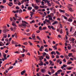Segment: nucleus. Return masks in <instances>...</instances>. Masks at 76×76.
Wrapping results in <instances>:
<instances>
[{
    "mask_svg": "<svg viewBox=\"0 0 76 76\" xmlns=\"http://www.w3.org/2000/svg\"><path fill=\"white\" fill-rule=\"evenodd\" d=\"M73 54L72 53H69V54L68 56L69 57H72V55Z\"/></svg>",
    "mask_w": 76,
    "mask_h": 76,
    "instance_id": "c85d7f7f",
    "label": "nucleus"
},
{
    "mask_svg": "<svg viewBox=\"0 0 76 76\" xmlns=\"http://www.w3.org/2000/svg\"><path fill=\"white\" fill-rule=\"evenodd\" d=\"M40 63L38 64L39 65V66H43V62L42 61H40Z\"/></svg>",
    "mask_w": 76,
    "mask_h": 76,
    "instance_id": "1a4fd4ad",
    "label": "nucleus"
},
{
    "mask_svg": "<svg viewBox=\"0 0 76 76\" xmlns=\"http://www.w3.org/2000/svg\"><path fill=\"white\" fill-rule=\"evenodd\" d=\"M53 50V49L50 48H49V51H52Z\"/></svg>",
    "mask_w": 76,
    "mask_h": 76,
    "instance_id": "774afa93",
    "label": "nucleus"
},
{
    "mask_svg": "<svg viewBox=\"0 0 76 76\" xmlns=\"http://www.w3.org/2000/svg\"><path fill=\"white\" fill-rule=\"evenodd\" d=\"M22 10H20L19 11V13H22Z\"/></svg>",
    "mask_w": 76,
    "mask_h": 76,
    "instance_id": "864d4df0",
    "label": "nucleus"
},
{
    "mask_svg": "<svg viewBox=\"0 0 76 76\" xmlns=\"http://www.w3.org/2000/svg\"><path fill=\"white\" fill-rule=\"evenodd\" d=\"M60 33L61 34H62L63 32V30L62 29H61L60 31Z\"/></svg>",
    "mask_w": 76,
    "mask_h": 76,
    "instance_id": "72a5a7b5",
    "label": "nucleus"
},
{
    "mask_svg": "<svg viewBox=\"0 0 76 76\" xmlns=\"http://www.w3.org/2000/svg\"><path fill=\"white\" fill-rule=\"evenodd\" d=\"M71 15V17H72V19H74V20L76 19V18H75L74 17H73V16L72 15Z\"/></svg>",
    "mask_w": 76,
    "mask_h": 76,
    "instance_id": "79ce46f5",
    "label": "nucleus"
},
{
    "mask_svg": "<svg viewBox=\"0 0 76 76\" xmlns=\"http://www.w3.org/2000/svg\"><path fill=\"white\" fill-rule=\"evenodd\" d=\"M59 61H60V59H58L57 61V62L58 63H59Z\"/></svg>",
    "mask_w": 76,
    "mask_h": 76,
    "instance_id": "680f3d73",
    "label": "nucleus"
},
{
    "mask_svg": "<svg viewBox=\"0 0 76 76\" xmlns=\"http://www.w3.org/2000/svg\"><path fill=\"white\" fill-rule=\"evenodd\" d=\"M16 9L17 10H18V9H20V8H19V7H16Z\"/></svg>",
    "mask_w": 76,
    "mask_h": 76,
    "instance_id": "0e129e2a",
    "label": "nucleus"
},
{
    "mask_svg": "<svg viewBox=\"0 0 76 76\" xmlns=\"http://www.w3.org/2000/svg\"><path fill=\"white\" fill-rule=\"evenodd\" d=\"M40 7H41V8H43V9H44V6H40Z\"/></svg>",
    "mask_w": 76,
    "mask_h": 76,
    "instance_id": "338daca9",
    "label": "nucleus"
},
{
    "mask_svg": "<svg viewBox=\"0 0 76 76\" xmlns=\"http://www.w3.org/2000/svg\"><path fill=\"white\" fill-rule=\"evenodd\" d=\"M19 18V19H17V20H19V21H20V20H22V18Z\"/></svg>",
    "mask_w": 76,
    "mask_h": 76,
    "instance_id": "58836bf2",
    "label": "nucleus"
},
{
    "mask_svg": "<svg viewBox=\"0 0 76 76\" xmlns=\"http://www.w3.org/2000/svg\"><path fill=\"white\" fill-rule=\"evenodd\" d=\"M39 59L41 61L43 59H44V57H43V56H40L39 58Z\"/></svg>",
    "mask_w": 76,
    "mask_h": 76,
    "instance_id": "9d476101",
    "label": "nucleus"
},
{
    "mask_svg": "<svg viewBox=\"0 0 76 76\" xmlns=\"http://www.w3.org/2000/svg\"><path fill=\"white\" fill-rule=\"evenodd\" d=\"M59 12L61 13H64V12H65V11H64V10H62L61 9H60Z\"/></svg>",
    "mask_w": 76,
    "mask_h": 76,
    "instance_id": "f8f14e48",
    "label": "nucleus"
},
{
    "mask_svg": "<svg viewBox=\"0 0 76 76\" xmlns=\"http://www.w3.org/2000/svg\"><path fill=\"white\" fill-rule=\"evenodd\" d=\"M51 28L52 29H53V30H56V29L54 28V27L53 26H51Z\"/></svg>",
    "mask_w": 76,
    "mask_h": 76,
    "instance_id": "3c124183",
    "label": "nucleus"
},
{
    "mask_svg": "<svg viewBox=\"0 0 76 76\" xmlns=\"http://www.w3.org/2000/svg\"><path fill=\"white\" fill-rule=\"evenodd\" d=\"M4 37L5 38H6V37H7V35L6 34H4Z\"/></svg>",
    "mask_w": 76,
    "mask_h": 76,
    "instance_id": "c756f323",
    "label": "nucleus"
},
{
    "mask_svg": "<svg viewBox=\"0 0 76 76\" xmlns=\"http://www.w3.org/2000/svg\"><path fill=\"white\" fill-rule=\"evenodd\" d=\"M25 34L26 35H27V36H29V35H31V34H30V33H28V34Z\"/></svg>",
    "mask_w": 76,
    "mask_h": 76,
    "instance_id": "37998d69",
    "label": "nucleus"
},
{
    "mask_svg": "<svg viewBox=\"0 0 76 76\" xmlns=\"http://www.w3.org/2000/svg\"><path fill=\"white\" fill-rule=\"evenodd\" d=\"M51 73L52 74H53V73H54V72H55V71H54V70L53 69H52L51 70Z\"/></svg>",
    "mask_w": 76,
    "mask_h": 76,
    "instance_id": "a211bd4d",
    "label": "nucleus"
},
{
    "mask_svg": "<svg viewBox=\"0 0 76 76\" xmlns=\"http://www.w3.org/2000/svg\"><path fill=\"white\" fill-rule=\"evenodd\" d=\"M48 6L49 7H51V4L50 3V2H49V3H48Z\"/></svg>",
    "mask_w": 76,
    "mask_h": 76,
    "instance_id": "393cba45",
    "label": "nucleus"
},
{
    "mask_svg": "<svg viewBox=\"0 0 76 76\" xmlns=\"http://www.w3.org/2000/svg\"><path fill=\"white\" fill-rule=\"evenodd\" d=\"M62 17H63V18H64V19L66 20H67V17L66 16H64L63 15H62Z\"/></svg>",
    "mask_w": 76,
    "mask_h": 76,
    "instance_id": "6ab92c4d",
    "label": "nucleus"
},
{
    "mask_svg": "<svg viewBox=\"0 0 76 76\" xmlns=\"http://www.w3.org/2000/svg\"><path fill=\"white\" fill-rule=\"evenodd\" d=\"M56 53L57 54H58V55H60V53H59V52H58V51H56Z\"/></svg>",
    "mask_w": 76,
    "mask_h": 76,
    "instance_id": "c03bdc74",
    "label": "nucleus"
},
{
    "mask_svg": "<svg viewBox=\"0 0 76 76\" xmlns=\"http://www.w3.org/2000/svg\"><path fill=\"white\" fill-rule=\"evenodd\" d=\"M42 6H44V2L43 1L41 2Z\"/></svg>",
    "mask_w": 76,
    "mask_h": 76,
    "instance_id": "c9c22d12",
    "label": "nucleus"
},
{
    "mask_svg": "<svg viewBox=\"0 0 76 76\" xmlns=\"http://www.w3.org/2000/svg\"><path fill=\"white\" fill-rule=\"evenodd\" d=\"M35 21L34 20H33L32 21L30 22V23H31V24H32V23H35Z\"/></svg>",
    "mask_w": 76,
    "mask_h": 76,
    "instance_id": "4be33fe9",
    "label": "nucleus"
},
{
    "mask_svg": "<svg viewBox=\"0 0 76 76\" xmlns=\"http://www.w3.org/2000/svg\"><path fill=\"white\" fill-rule=\"evenodd\" d=\"M32 9V7H28V10H31V9Z\"/></svg>",
    "mask_w": 76,
    "mask_h": 76,
    "instance_id": "f704fd0d",
    "label": "nucleus"
},
{
    "mask_svg": "<svg viewBox=\"0 0 76 76\" xmlns=\"http://www.w3.org/2000/svg\"><path fill=\"white\" fill-rule=\"evenodd\" d=\"M68 50H71V49H72L71 46H70V47L68 46Z\"/></svg>",
    "mask_w": 76,
    "mask_h": 76,
    "instance_id": "cd10ccee",
    "label": "nucleus"
},
{
    "mask_svg": "<svg viewBox=\"0 0 76 76\" xmlns=\"http://www.w3.org/2000/svg\"><path fill=\"white\" fill-rule=\"evenodd\" d=\"M3 4H4V3H5L6 2V0H3Z\"/></svg>",
    "mask_w": 76,
    "mask_h": 76,
    "instance_id": "a18cd8bd",
    "label": "nucleus"
},
{
    "mask_svg": "<svg viewBox=\"0 0 76 76\" xmlns=\"http://www.w3.org/2000/svg\"><path fill=\"white\" fill-rule=\"evenodd\" d=\"M43 43H44V44H47V43H46V42L45 41V40L43 39Z\"/></svg>",
    "mask_w": 76,
    "mask_h": 76,
    "instance_id": "052dcab7",
    "label": "nucleus"
},
{
    "mask_svg": "<svg viewBox=\"0 0 76 76\" xmlns=\"http://www.w3.org/2000/svg\"><path fill=\"white\" fill-rule=\"evenodd\" d=\"M12 44H17V43L16 42L14 41L13 40H12Z\"/></svg>",
    "mask_w": 76,
    "mask_h": 76,
    "instance_id": "dca6fc26",
    "label": "nucleus"
},
{
    "mask_svg": "<svg viewBox=\"0 0 76 76\" xmlns=\"http://www.w3.org/2000/svg\"><path fill=\"white\" fill-rule=\"evenodd\" d=\"M23 44H24V45H28V43L26 42H25V43H23Z\"/></svg>",
    "mask_w": 76,
    "mask_h": 76,
    "instance_id": "13d9d810",
    "label": "nucleus"
},
{
    "mask_svg": "<svg viewBox=\"0 0 76 76\" xmlns=\"http://www.w3.org/2000/svg\"><path fill=\"white\" fill-rule=\"evenodd\" d=\"M68 8L70 12H74V10H73L72 8L69 7V6H68Z\"/></svg>",
    "mask_w": 76,
    "mask_h": 76,
    "instance_id": "7ed1b4c3",
    "label": "nucleus"
},
{
    "mask_svg": "<svg viewBox=\"0 0 76 76\" xmlns=\"http://www.w3.org/2000/svg\"><path fill=\"white\" fill-rule=\"evenodd\" d=\"M8 6H9L10 7H12V5H13V3L12 2H10L9 3L7 4Z\"/></svg>",
    "mask_w": 76,
    "mask_h": 76,
    "instance_id": "39448f33",
    "label": "nucleus"
},
{
    "mask_svg": "<svg viewBox=\"0 0 76 76\" xmlns=\"http://www.w3.org/2000/svg\"><path fill=\"white\" fill-rule=\"evenodd\" d=\"M54 8V7H53L52 8L50 7V10L51 11H52L53 10V8Z\"/></svg>",
    "mask_w": 76,
    "mask_h": 76,
    "instance_id": "603ef678",
    "label": "nucleus"
},
{
    "mask_svg": "<svg viewBox=\"0 0 76 76\" xmlns=\"http://www.w3.org/2000/svg\"><path fill=\"white\" fill-rule=\"evenodd\" d=\"M25 72H26V71L25 70H24L23 71L21 72V75H23V74H24V73H25Z\"/></svg>",
    "mask_w": 76,
    "mask_h": 76,
    "instance_id": "6e6552de",
    "label": "nucleus"
},
{
    "mask_svg": "<svg viewBox=\"0 0 76 76\" xmlns=\"http://www.w3.org/2000/svg\"><path fill=\"white\" fill-rule=\"evenodd\" d=\"M8 31H9L7 30V29H4L3 30L2 32H3V33H6V32H7Z\"/></svg>",
    "mask_w": 76,
    "mask_h": 76,
    "instance_id": "423d86ee",
    "label": "nucleus"
},
{
    "mask_svg": "<svg viewBox=\"0 0 76 76\" xmlns=\"http://www.w3.org/2000/svg\"><path fill=\"white\" fill-rule=\"evenodd\" d=\"M27 55H28V56H31V54H30V53H29L28 52L27 53Z\"/></svg>",
    "mask_w": 76,
    "mask_h": 76,
    "instance_id": "bf43d9fd",
    "label": "nucleus"
},
{
    "mask_svg": "<svg viewBox=\"0 0 76 76\" xmlns=\"http://www.w3.org/2000/svg\"><path fill=\"white\" fill-rule=\"evenodd\" d=\"M49 19L50 20H53V17L49 18Z\"/></svg>",
    "mask_w": 76,
    "mask_h": 76,
    "instance_id": "473e14b6",
    "label": "nucleus"
},
{
    "mask_svg": "<svg viewBox=\"0 0 76 76\" xmlns=\"http://www.w3.org/2000/svg\"><path fill=\"white\" fill-rule=\"evenodd\" d=\"M37 38L38 39H39V40H41V39L39 38V36H37Z\"/></svg>",
    "mask_w": 76,
    "mask_h": 76,
    "instance_id": "e2e57ef3",
    "label": "nucleus"
},
{
    "mask_svg": "<svg viewBox=\"0 0 76 76\" xmlns=\"http://www.w3.org/2000/svg\"><path fill=\"white\" fill-rule=\"evenodd\" d=\"M45 51L46 52H48V48L45 49Z\"/></svg>",
    "mask_w": 76,
    "mask_h": 76,
    "instance_id": "a19ab883",
    "label": "nucleus"
},
{
    "mask_svg": "<svg viewBox=\"0 0 76 76\" xmlns=\"http://www.w3.org/2000/svg\"><path fill=\"white\" fill-rule=\"evenodd\" d=\"M55 51H53L52 52H51V54H52V55H53V54L54 53Z\"/></svg>",
    "mask_w": 76,
    "mask_h": 76,
    "instance_id": "de8ad7c7",
    "label": "nucleus"
},
{
    "mask_svg": "<svg viewBox=\"0 0 76 76\" xmlns=\"http://www.w3.org/2000/svg\"><path fill=\"white\" fill-rule=\"evenodd\" d=\"M65 57H66V58H67V59L68 60V59H69V57L68 56H67V55H65L64 56Z\"/></svg>",
    "mask_w": 76,
    "mask_h": 76,
    "instance_id": "e433bc0d",
    "label": "nucleus"
},
{
    "mask_svg": "<svg viewBox=\"0 0 76 76\" xmlns=\"http://www.w3.org/2000/svg\"><path fill=\"white\" fill-rule=\"evenodd\" d=\"M31 14L30 15L31 18H32V15H34V12H30Z\"/></svg>",
    "mask_w": 76,
    "mask_h": 76,
    "instance_id": "aec40b11",
    "label": "nucleus"
},
{
    "mask_svg": "<svg viewBox=\"0 0 76 76\" xmlns=\"http://www.w3.org/2000/svg\"><path fill=\"white\" fill-rule=\"evenodd\" d=\"M52 47L53 48L55 49V50H57V47H56V46H52Z\"/></svg>",
    "mask_w": 76,
    "mask_h": 76,
    "instance_id": "5701e85b",
    "label": "nucleus"
},
{
    "mask_svg": "<svg viewBox=\"0 0 76 76\" xmlns=\"http://www.w3.org/2000/svg\"><path fill=\"white\" fill-rule=\"evenodd\" d=\"M28 43H29V44H30V45H32V43H31V42H30V41L28 42Z\"/></svg>",
    "mask_w": 76,
    "mask_h": 76,
    "instance_id": "4d7b16f0",
    "label": "nucleus"
},
{
    "mask_svg": "<svg viewBox=\"0 0 76 76\" xmlns=\"http://www.w3.org/2000/svg\"><path fill=\"white\" fill-rule=\"evenodd\" d=\"M44 1L45 3H47L48 4L49 3V2H50V1H49L48 0H45Z\"/></svg>",
    "mask_w": 76,
    "mask_h": 76,
    "instance_id": "f3484780",
    "label": "nucleus"
},
{
    "mask_svg": "<svg viewBox=\"0 0 76 76\" xmlns=\"http://www.w3.org/2000/svg\"><path fill=\"white\" fill-rule=\"evenodd\" d=\"M22 23H23V24H22V26H24V27H26V24H28V23L24 21H22ZM25 23H26V24Z\"/></svg>",
    "mask_w": 76,
    "mask_h": 76,
    "instance_id": "f257e3e1",
    "label": "nucleus"
},
{
    "mask_svg": "<svg viewBox=\"0 0 76 76\" xmlns=\"http://www.w3.org/2000/svg\"><path fill=\"white\" fill-rule=\"evenodd\" d=\"M72 62L70 61V62H68L67 63V64H72Z\"/></svg>",
    "mask_w": 76,
    "mask_h": 76,
    "instance_id": "a878e982",
    "label": "nucleus"
},
{
    "mask_svg": "<svg viewBox=\"0 0 76 76\" xmlns=\"http://www.w3.org/2000/svg\"><path fill=\"white\" fill-rule=\"evenodd\" d=\"M65 15L66 16H67V17H69V16H70V15L67 13H65Z\"/></svg>",
    "mask_w": 76,
    "mask_h": 76,
    "instance_id": "4c0bfd02",
    "label": "nucleus"
},
{
    "mask_svg": "<svg viewBox=\"0 0 76 76\" xmlns=\"http://www.w3.org/2000/svg\"><path fill=\"white\" fill-rule=\"evenodd\" d=\"M45 21H46L47 22L49 23H50V20H48L47 19H45Z\"/></svg>",
    "mask_w": 76,
    "mask_h": 76,
    "instance_id": "412c9836",
    "label": "nucleus"
},
{
    "mask_svg": "<svg viewBox=\"0 0 76 76\" xmlns=\"http://www.w3.org/2000/svg\"><path fill=\"white\" fill-rule=\"evenodd\" d=\"M34 7L36 9H38L39 8V7H38V6H36Z\"/></svg>",
    "mask_w": 76,
    "mask_h": 76,
    "instance_id": "49530a36",
    "label": "nucleus"
},
{
    "mask_svg": "<svg viewBox=\"0 0 76 76\" xmlns=\"http://www.w3.org/2000/svg\"><path fill=\"white\" fill-rule=\"evenodd\" d=\"M55 2V3H57V4H58L60 5V3H59V2H58V1H55V2Z\"/></svg>",
    "mask_w": 76,
    "mask_h": 76,
    "instance_id": "bb28decb",
    "label": "nucleus"
},
{
    "mask_svg": "<svg viewBox=\"0 0 76 76\" xmlns=\"http://www.w3.org/2000/svg\"><path fill=\"white\" fill-rule=\"evenodd\" d=\"M63 66H64V67H67V66L65 64H63Z\"/></svg>",
    "mask_w": 76,
    "mask_h": 76,
    "instance_id": "6e6d98bb",
    "label": "nucleus"
},
{
    "mask_svg": "<svg viewBox=\"0 0 76 76\" xmlns=\"http://www.w3.org/2000/svg\"><path fill=\"white\" fill-rule=\"evenodd\" d=\"M62 72L61 69H59L57 71V72L58 74H60V72Z\"/></svg>",
    "mask_w": 76,
    "mask_h": 76,
    "instance_id": "4468645a",
    "label": "nucleus"
},
{
    "mask_svg": "<svg viewBox=\"0 0 76 76\" xmlns=\"http://www.w3.org/2000/svg\"><path fill=\"white\" fill-rule=\"evenodd\" d=\"M32 36V38H35V34H33Z\"/></svg>",
    "mask_w": 76,
    "mask_h": 76,
    "instance_id": "7c9ffc66",
    "label": "nucleus"
},
{
    "mask_svg": "<svg viewBox=\"0 0 76 76\" xmlns=\"http://www.w3.org/2000/svg\"><path fill=\"white\" fill-rule=\"evenodd\" d=\"M41 72L42 73H45L46 72V71H45V69H41Z\"/></svg>",
    "mask_w": 76,
    "mask_h": 76,
    "instance_id": "20e7f679",
    "label": "nucleus"
},
{
    "mask_svg": "<svg viewBox=\"0 0 76 76\" xmlns=\"http://www.w3.org/2000/svg\"><path fill=\"white\" fill-rule=\"evenodd\" d=\"M4 44L2 42H0V46H4Z\"/></svg>",
    "mask_w": 76,
    "mask_h": 76,
    "instance_id": "ddd939ff",
    "label": "nucleus"
},
{
    "mask_svg": "<svg viewBox=\"0 0 76 76\" xmlns=\"http://www.w3.org/2000/svg\"><path fill=\"white\" fill-rule=\"evenodd\" d=\"M46 58L47 59H48V60H49L50 58V56H46Z\"/></svg>",
    "mask_w": 76,
    "mask_h": 76,
    "instance_id": "b1692460",
    "label": "nucleus"
},
{
    "mask_svg": "<svg viewBox=\"0 0 76 76\" xmlns=\"http://www.w3.org/2000/svg\"><path fill=\"white\" fill-rule=\"evenodd\" d=\"M4 59L6 60L7 59V58H6V55L5 54L4 55Z\"/></svg>",
    "mask_w": 76,
    "mask_h": 76,
    "instance_id": "2f4dec72",
    "label": "nucleus"
},
{
    "mask_svg": "<svg viewBox=\"0 0 76 76\" xmlns=\"http://www.w3.org/2000/svg\"><path fill=\"white\" fill-rule=\"evenodd\" d=\"M70 18H69L68 20V22H72L73 21V20L72 19H70Z\"/></svg>",
    "mask_w": 76,
    "mask_h": 76,
    "instance_id": "9b49d317",
    "label": "nucleus"
},
{
    "mask_svg": "<svg viewBox=\"0 0 76 76\" xmlns=\"http://www.w3.org/2000/svg\"><path fill=\"white\" fill-rule=\"evenodd\" d=\"M71 51H72L73 53H75L76 52L75 50L74 49H72Z\"/></svg>",
    "mask_w": 76,
    "mask_h": 76,
    "instance_id": "8fccbe9b",
    "label": "nucleus"
},
{
    "mask_svg": "<svg viewBox=\"0 0 76 76\" xmlns=\"http://www.w3.org/2000/svg\"><path fill=\"white\" fill-rule=\"evenodd\" d=\"M39 30L41 31V30H42V27H41V26H39Z\"/></svg>",
    "mask_w": 76,
    "mask_h": 76,
    "instance_id": "09e8293b",
    "label": "nucleus"
},
{
    "mask_svg": "<svg viewBox=\"0 0 76 76\" xmlns=\"http://www.w3.org/2000/svg\"><path fill=\"white\" fill-rule=\"evenodd\" d=\"M57 23H58V21H54L53 23H52V25H54Z\"/></svg>",
    "mask_w": 76,
    "mask_h": 76,
    "instance_id": "0eeeda50",
    "label": "nucleus"
},
{
    "mask_svg": "<svg viewBox=\"0 0 76 76\" xmlns=\"http://www.w3.org/2000/svg\"><path fill=\"white\" fill-rule=\"evenodd\" d=\"M48 74L50 75H51V72H50V71H48Z\"/></svg>",
    "mask_w": 76,
    "mask_h": 76,
    "instance_id": "5fc2aeb1",
    "label": "nucleus"
},
{
    "mask_svg": "<svg viewBox=\"0 0 76 76\" xmlns=\"http://www.w3.org/2000/svg\"><path fill=\"white\" fill-rule=\"evenodd\" d=\"M73 67H69L68 68V69H67V70H72V69H73Z\"/></svg>",
    "mask_w": 76,
    "mask_h": 76,
    "instance_id": "ea45409f",
    "label": "nucleus"
},
{
    "mask_svg": "<svg viewBox=\"0 0 76 76\" xmlns=\"http://www.w3.org/2000/svg\"><path fill=\"white\" fill-rule=\"evenodd\" d=\"M12 25L13 26H15V27H18L16 25L15 23H12Z\"/></svg>",
    "mask_w": 76,
    "mask_h": 76,
    "instance_id": "2eb2a0df",
    "label": "nucleus"
},
{
    "mask_svg": "<svg viewBox=\"0 0 76 76\" xmlns=\"http://www.w3.org/2000/svg\"><path fill=\"white\" fill-rule=\"evenodd\" d=\"M54 16V14L53 13H51L50 15H48V18H50L51 17H52L53 18V17Z\"/></svg>",
    "mask_w": 76,
    "mask_h": 76,
    "instance_id": "f03ea898",
    "label": "nucleus"
},
{
    "mask_svg": "<svg viewBox=\"0 0 76 76\" xmlns=\"http://www.w3.org/2000/svg\"><path fill=\"white\" fill-rule=\"evenodd\" d=\"M47 29V28H46V27H43V30H45V29Z\"/></svg>",
    "mask_w": 76,
    "mask_h": 76,
    "instance_id": "69168bd1",
    "label": "nucleus"
}]
</instances>
